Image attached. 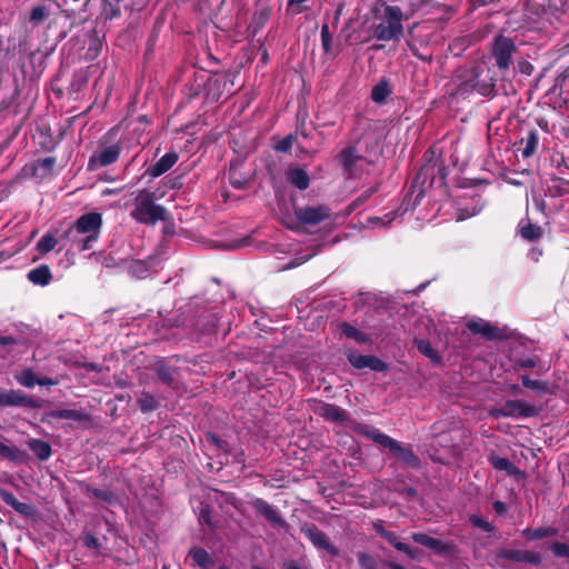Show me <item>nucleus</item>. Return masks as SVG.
<instances>
[{
    "label": "nucleus",
    "mask_w": 569,
    "mask_h": 569,
    "mask_svg": "<svg viewBox=\"0 0 569 569\" xmlns=\"http://www.w3.org/2000/svg\"><path fill=\"white\" fill-rule=\"evenodd\" d=\"M352 430L357 435L363 436L367 439L372 440L375 443L389 449L393 457L401 461L405 467L416 470L420 468L421 460L413 452L410 446H402L399 441L381 432L378 428L371 425L356 423L352 427Z\"/></svg>",
    "instance_id": "obj_1"
},
{
    "label": "nucleus",
    "mask_w": 569,
    "mask_h": 569,
    "mask_svg": "<svg viewBox=\"0 0 569 569\" xmlns=\"http://www.w3.org/2000/svg\"><path fill=\"white\" fill-rule=\"evenodd\" d=\"M102 218L99 213L90 212L81 216L74 227L69 230L72 243L79 250H88L100 234Z\"/></svg>",
    "instance_id": "obj_2"
},
{
    "label": "nucleus",
    "mask_w": 569,
    "mask_h": 569,
    "mask_svg": "<svg viewBox=\"0 0 569 569\" xmlns=\"http://www.w3.org/2000/svg\"><path fill=\"white\" fill-rule=\"evenodd\" d=\"M436 178H438L440 184L446 182L447 168L442 162H428L422 166L417 176L413 178L411 186L405 196V201L411 202V197L417 192L416 198L412 200V207L419 204L426 191V181L430 179L428 184L430 188L433 184Z\"/></svg>",
    "instance_id": "obj_3"
},
{
    "label": "nucleus",
    "mask_w": 569,
    "mask_h": 569,
    "mask_svg": "<svg viewBox=\"0 0 569 569\" xmlns=\"http://www.w3.org/2000/svg\"><path fill=\"white\" fill-rule=\"evenodd\" d=\"M567 12V4L555 0H527L525 16L533 23L560 22Z\"/></svg>",
    "instance_id": "obj_4"
},
{
    "label": "nucleus",
    "mask_w": 569,
    "mask_h": 569,
    "mask_svg": "<svg viewBox=\"0 0 569 569\" xmlns=\"http://www.w3.org/2000/svg\"><path fill=\"white\" fill-rule=\"evenodd\" d=\"M382 21L373 27V37L381 41H399L403 34V12L398 6H386Z\"/></svg>",
    "instance_id": "obj_5"
},
{
    "label": "nucleus",
    "mask_w": 569,
    "mask_h": 569,
    "mask_svg": "<svg viewBox=\"0 0 569 569\" xmlns=\"http://www.w3.org/2000/svg\"><path fill=\"white\" fill-rule=\"evenodd\" d=\"M466 77H469L472 88L482 97L495 94L497 79L495 71L486 62H477L467 68Z\"/></svg>",
    "instance_id": "obj_6"
},
{
    "label": "nucleus",
    "mask_w": 569,
    "mask_h": 569,
    "mask_svg": "<svg viewBox=\"0 0 569 569\" xmlns=\"http://www.w3.org/2000/svg\"><path fill=\"white\" fill-rule=\"evenodd\" d=\"M517 52L518 47L511 38L502 34L495 37L491 43L490 54L495 61V66L502 74L509 71L513 63V56Z\"/></svg>",
    "instance_id": "obj_7"
},
{
    "label": "nucleus",
    "mask_w": 569,
    "mask_h": 569,
    "mask_svg": "<svg viewBox=\"0 0 569 569\" xmlns=\"http://www.w3.org/2000/svg\"><path fill=\"white\" fill-rule=\"evenodd\" d=\"M540 408L522 399L506 400L500 407L489 410V416L493 419L500 418H532L538 417Z\"/></svg>",
    "instance_id": "obj_8"
},
{
    "label": "nucleus",
    "mask_w": 569,
    "mask_h": 569,
    "mask_svg": "<svg viewBox=\"0 0 569 569\" xmlns=\"http://www.w3.org/2000/svg\"><path fill=\"white\" fill-rule=\"evenodd\" d=\"M164 209L150 200L147 191H140L136 199V208L132 216L140 222L154 223L164 219Z\"/></svg>",
    "instance_id": "obj_9"
},
{
    "label": "nucleus",
    "mask_w": 569,
    "mask_h": 569,
    "mask_svg": "<svg viewBox=\"0 0 569 569\" xmlns=\"http://www.w3.org/2000/svg\"><path fill=\"white\" fill-rule=\"evenodd\" d=\"M295 216L303 226H316L327 219H330L331 211L327 206H307L295 208Z\"/></svg>",
    "instance_id": "obj_10"
},
{
    "label": "nucleus",
    "mask_w": 569,
    "mask_h": 569,
    "mask_svg": "<svg viewBox=\"0 0 569 569\" xmlns=\"http://www.w3.org/2000/svg\"><path fill=\"white\" fill-rule=\"evenodd\" d=\"M497 559H507L518 563H527L531 566H539L542 562V556L535 550L522 549H499L496 552Z\"/></svg>",
    "instance_id": "obj_11"
},
{
    "label": "nucleus",
    "mask_w": 569,
    "mask_h": 569,
    "mask_svg": "<svg viewBox=\"0 0 569 569\" xmlns=\"http://www.w3.org/2000/svg\"><path fill=\"white\" fill-rule=\"evenodd\" d=\"M347 359L356 369L369 368L375 372H385L388 370V365L375 355H360L356 351L349 352Z\"/></svg>",
    "instance_id": "obj_12"
},
{
    "label": "nucleus",
    "mask_w": 569,
    "mask_h": 569,
    "mask_svg": "<svg viewBox=\"0 0 569 569\" xmlns=\"http://www.w3.org/2000/svg\"><path fill=\"white\" fill-rule=\"evenodd\" d=\"M311 408L316 415L330 422H345L348 419L347 411L335 403L313 400Z\"/></svg>",
    "instance_id": "obj_13"
},
{
    "label": "nucleus",
    "mask_w": 569,
    "mask_h": 569,
    "mask_svg": "<svg viewBox=\"0 0 569 569\" xmlns=\"http://www.w3.org/2000/svg\"><path fill=\"white\" fill-rule=\"evenodd\" d=\"M305 536L310 542L319 550H326L331 556H338L339 549L335 547L328 539V536L320 530L315 523H311L302 529Z\"/></svg>",
    "instance_id": "obj_14"
},
{
    "label": "nucleus",
    "mask_w": 569,
    "mask_h": 569,
    "mask_svg": "<svg viewBox=\"0 0 569 569\" xmlns=\"http://www.w3.org/2000/svg\"><path fill=\"white\" fill-rule=\"evenodd\" d=\"M466 327L472 335H478L485 338L488 341L501 340L503 339V333L501 329L491 325L489 321L483 319L470 320L466 323Z\"/></svg>",
    "instance_id": "obj_15"
},
{
    "label": "nucleus",
    "mask_w": 569,
    "mask_h": 569,
    "mask_svg": "<svg viewBox=\"0 0 569 569\" xmlns=\"http://www.w3.org/2000/svg\"><path fill=\"white\" fill-rule=\"evenodd\" d=\"M272 13L271 4L267 2H259L256 6L251 21L248 26V32L250 36H257L270 20Z\"/></svg>",
    "instance_id": "obj_16"
},
{
    "label": "nucleus",
    "mask_w": 569,
    "mask_h": 569,
    "mask_svg": "<svg viewBox=\"0 0 569 569\" xmlns=\"http://www.w3.org/2000/svg\"><path fill=\"white\" fill-rule=\"evenodd\" d=\"M251 506L256 512L264 517L269 522L278 526H287L286 520L278 513V511L268 501L262 498L252 500Z\"/></svg>",
    "instance_id": "obj_17"
},
{
    "label": "nucleus",
    "mask_w": 569,
    "mask_h": 569,
    "mask_svg": "<svg viewBox=\"0 0 569 569\" xmlns=\"http://www.w3.org/2000/svg\"><path fill=\"white\" fill-rule=\"evenodd\" d=\"M119 154L120 149L117 146H110L98 150L90 158L89 169L96 170L99 167L111 164L119 158Z\"/></svg>",
    "instance_id": "obj_18"
},
{
    "label": "nucleus",
    "mask_w": 569,
    "mask_h": 569,
    "mask_svg": "<svg viewBox=\"0 0 569 569\" xmlns=\"http://www.w3.org/2000/svg\"><path fill=\"white\" fill-rule=\"evenodd\" d=\"M339 164L348 176H353L356 172L357 162L363 159V156L357 152V148L348 146L343 148L337 156Z\"/></svg>",
    "instance_id": "obj_19"
},
{
    "label": "nucleus",
    "mask_w": 569,
    "mask_h": 569,
    "mask_svg": "<svg viewBox=\"0 0 569 569\" xmlns=\"http://www.w3.org/2000/svg\"><path fill=\"white\" fill-rule=\"evenodd\" d=\"M411 538L415 542L432 550L437 555H446L451 550L450 543L443 542L442 540L433 538L427 533L415 532Z\"/></svg>",
    "instance_id": "obj_20"
},
{
    "label": "nucleus",
    "mask_w": 569,
    "mask_h": 569,
    "mask_svg": "<svg viewBox=\"0 0 569 569\" xmlns=\"http://www.w3.org/2000/svg\"><path fill=\"white\" fill-rule=\"evenodd\" d=\"M242 164L241 160H236L230 163L229 168V181L233 188L239 190L246 189L250 182L249 176L241 172Z\"/></svg>",
    "instance_id": "obj_21"
},
{
    "label": "nucleus",
    "mask_w": 569,
    "mask_h": 569,
    "mask_svg": "<svg viewBox=\"0 0 569 569\" xmlns=\"http://www.w3.org/2000/svg\"><path fill=\"white\" fill-rule=\"evenodd\" d=\"M177 161L178 154L176 152L166 153L153 166H151L147 172L152 178H157L171 169Z\"/></svg>",
    "instance_id": "obj_22"
},
{
    "label": "nucleus",
    "mask_w": 569,
    "mask_h": 569,
    "mask_svg": "<svg viewBox=\"0 0 569 569\" xmlns=\"http://www.w3.org/2000/svg\"><path fill=\"white\" fill-rule=\"evenodd\" d=\"M287 181L296 187L297 189L303 191L307 190L310 186V177L308 172L302 168H291L286 173Z\"/></svg>",
    "instance_id": "obj_23"
},
{
    "label": "nucleus",
    "mask_w": 569,
    "mask_h": 569,
    "mask_svg": "<svg viewBox=\"0 0 569 569\" xmlns=\"http://www.w3.org/2000/svg\"><path fill=\"white\" fill-rule=\"evenodd\" d=\"M488 461L493 469L506 471V473L509 476H518L521 473L520 469L515 466L508 458L500 457L495 452L488 455Z\"/></svg>",
    "instance_id": "obj_24"
},
{
    "label": "nucleus",
    "mask_w": 569,
    "mask_h": 569,
    "mask_svg": "<svg viewBox=\"0 0 569 569\" xmlns=\"http://www.w3.org/2000/svg\"><path fill=\"white\" fill-rule=\"evenodd\" d=\"M538 146H539V133L536 129H530L527 132V136L520 140L519 150L521 151L522 157L527 159V158L532 157L536 153Z\"/></svg>",
    "instance_id": "obj_25"
},
{
    "label": "nucleus",
    "mask_w": 569,
    "mask_h": 569,
    "mask_svg": "<svg viewBox=\"0 0 569 569\" xmlns=\"http://www.w3.org/2000/svg\"><path fill=\"white\" fill-rule=\"evenodd\" d=\"M456 79L458 83L451 91L450 96L453 98H468L475 91V89L471 86V81H469V77H466V69L459 71L456 74Z\"/></svg>",
    "instance_id": "obj_26"
},
{
    "label": "nucleus",
    "mask_w": 569,
    "mask_h": 569,
    "mask_svg": "<svg viewBox=\"0 0 569 569\" xmlns=\"http://www.w3.org/2000/svg\"><path fill=\"white\" fill-rule=\"evenodd\" d=\"M559 530L556 527L546 526L539 528H526L521 531L522 538L527 541L541 540L543 538L556 537Z\"/></svg>",
    "instance_id": "obj_27"
},
{
    "label": "nucleus",
    "mask_w": 569,
    "mask_h": 569,
    "mask_svg": "<svg viewBox=\"0 0 569 569\" xmlns=\"http://www.w3.org/2000/svg\"><path fill=\"white\" fill-rule=\"evenodd\" d=\"M432 429L437 432H439L436 437L437 445L443 447V448H456L457 445L455 443V438L452 436V432L455 433H461L465 435L466 430L463 428H453L449 432L441 431L440 422H435L432 425Z\"/></svg>",
    "instance_id": "obj_28"
},
{
    "label": "nucleus",
    "mask_w": 569,
    "mask_h": 569,
    "mask_svg": "<svg viewBox=\"0 0 569 569\" xmlns=\"http://www.w3.org/2000/svg\"><path fill=\"white\" fill-rule=\"evenodd\" d=\"M519 378L525 388L535 391L538 396L553 395V390L548 381L533 380L528 375H520Z\"/></svg>",
    "instance_id": "obj_29"
},
{
    "label": "nucleus",
    "mask_w": 569,
    "mask_h": 569,
    "mask_svg": "<svg viewBox=\"0 0 569 569\" xmlns=\"http://www.w3.org/2000/svg\"><path fill=\"white\" fill-rule=\"evenodd\" d=\"M381 538H383L388 543L393 546L398 551L406 553L409 558L416 559L418 556V550L410 547L407 543H403L399 540L398 536L393 531H383L381 532Z\"/></svg>",
    "instance_id": "obj_30"
},
{
    "label": "nucleus",
    "mask_w": 569,
    "mask_h": 569,
    "mask_svg": "<svg viewBox=\"0 0 569 569\" xmlns=\"http://www.w3.org/2000/svg\"><path fill=\"white\" fill-rule=\"evenodd\" d=\"M540 357L537 355L530 356V357H519L513 360V370L517 372L519 370H527V369H533L538 367V375H541L546 372L547 369H545L541 365Z\"/></svg>",
    "instance_id": "obj_31"
},
{
    "label": "nucleus",
    "mask_w": 569,
    "mask_h": 569,
    "mask_svg": "<svg viewBox=\"0 0 569 569\" xmlns=\"http://www.w3.org/2000/svg\"><path fill=\"white\" fill-rule=\"evenodd\" d=\"M519 233L522 239L533 242L538 241L542 237L543 229L540 226L532 223L530 220H527V222L520 221Z\"/></svg>",
    "instance_id": "obj_32"
},
{
    "label": "nucleus",
    "mask_w": 569,
    "mask_h": 569,
    "mask_svg": "<svg viewBox=\"0 0 569 569\" xmlns=\"http://www.w3.org/2000/svg\"><path fill=\"white\" fill-rule=\"evenodd\" d=\"M339 329L343 336L355 340L357 343L362 345L371 341L370 336L368 333L358 330L355 326L350 325L349 322H341L339 325Z\"/></svg>",
    "instance_id": "obj_33"
},
{
    "label": "nucleus",
    "mask_w": 569,
    "mask_h": 569,
    "mask_svg": "<svg viewBox=\"0 0 569 569\" xmlns=\"http://www.w3.org/2000/svg\"><path fill=\"white\" fill-rule=\"evenodd\" d=\"M390 83L387 79H381L371 90V99L373 102L382 104L391 94Z\"/></svg>",
    "instance_id": "obj_34"
},
{
    "label": "nucleus",
    "mask_w": 569,
    "mask_h": 569,
    "mask_svg": "<svg viewBox=\"0 0 569 569\" xmlns=\"http://www.w3.org/2000/svg\"><path fill=\"white\" fill-rule=\"evenodd\" d=\"M415 346L421 355L430 359L433 363L441 362L440 355L428 339H415Z\"/></svg>",
    "instance_id": "obj_35"
},
{
    "label": "nucleus",
    "mask_w": 569,
    "mask_h": 569,
    "mask_svg": "<svg viewBox=\"0 0 569 569\" xmlns=\"http://www.w3.org/2000/svg\"><path fill=\"white\" fill-rule=\"evenodd\" d=\"M0 497L7 505L11 506L19 513L24 516H30L32 513V507L28 503L18 501V499L12 493L6 490H1Z\"/></svg>",
    "instance_id": "obj_36"
},
{
    "label": "nucleus",
    "mask_w": 569,
    "mask_h": 569,
    "mask_svg": "<svg viewBox=\"0 0 569 569\" xmlns=\"http://www.w3.org/2000/svg\"><path fill=\"white\" fill-rule=\"evenodd\" d=\"M51 271L48 266H40L28 273V279L38 286H46L51 280Z\"/></svg>",
    "instance_id": "obj_37"
},
{
    "label": "nucleus",
    "mask_w": 569,
    "mask_h": 569,
    "mask_svg": "<svg viewBox=\"0 0 569 569\" xmlns=\"http://www.w3.org/2000/svg\"><path fill=\"white\" fill-rule=\"evenodd\" d=\"M0 458L19 462L24 459V453L16 446H9L0 441Z\"/></svg>",
    "instance_id": "obj_38"
},
{
    "label": "nucleus",
    "mask_w": 569,
    "mask_h": 569,
    "mask_svg": "<svg viewBox=\"0 0 569 569\" xmlns=\"http://www.w3.org/2000/svg\"><path fill=\"white\" fill-rule=\"evenodd\" d=\"M469 522L473 527L479 528L482 531L487 532L489 535V537H493L496 535V531H497L496 527L479 515H470Z\"/></svg>",
    "instance_id": "obj_39"
},
{
    "label": "nucleus",
    "mask_w": 569,
    "mask_h": 569,
    "mask_svg": "<svg viewBox=\"0 0 569 569\" xmlns=\"http://www.w3.org/2000/svg\"><path fill=\"white\" fill-rule=\"evenodd\" d=\"M29 446L32 452L41 460H46L51 456V448L44 441L34 439L29 442Z\"/></svg>",
    "instance_id": "obj_40"
},
{
    "label": "nucleus",
    "mask_w": 569,
    "mask_h": 569,
    "mask_svg": "<svg viewBox=\"0 0 569 569\" xmlns=\"http://www.w3.org/2000/svg\"><path fill=\"white\" fill-rule=\"evenodd\" d=\"M190 557L192 561L199 566L201 569L210 568V557L209 553L202 548H193L190 551Z\"/></svg>",
    "instance_id": "obj_41"
},
{
    "label": "nucleus",
    "mask_w": 569,
    "mask_h": 569,
    "mask_svg": "<svg viewBox=\"0 0 569 569\" xmlns=\"http://www.w3.org/2000/svg\"><path fill=\"white\" fill-rule=\"evenodd\" d=\"M24 397L14 390L1 391L0 390V405L12 406L23 403Z\"/></svg>",
    "instance_id": "obj_42"
},
{
    "label": "nucleus",
    "mask_w": 569,
    "mask_h": 569,
    "mask_svg": "<svg viewBox=\"0 0 569 569\" xmlns=\"http://www.w3.org/2000/svg\"><path fill=\"white\" fill-rule=\"evenodd\" d=\"M357 559L361 569H380L379 562L367 552H359Z\"/></svg>",
    "instance_id": "obj_43"
},
{
    "label": "nucleus",
    "mask_w": 569,
    "mask_h": 569,
    "mask_svg": "<svg viewBox=\"0 0 569 569\" xmlns=\"http://www.w3.org/2000/svg\"><path fill=\"white\" fill-rule=\"evenodd\" d=\"M57 244V239L51 234H44L37 243V250L44 254L51 251Z\"/></svg>",
    "instance_id": "obj_44"
},
{
    "label": "nucleus",
    "mask_w": 569,
    "mask_h": 569,
    "mask_svg": "<svg viewBox=\"0 0 569 569\" xmlns=\"http://www.w3.org/2000/svg\"><path fill=\"white\" fill-rule=\"evenodd\" d=\"M550 551L557 558H569V545L560 541H553L549 545Z\"/></svg>",
    "instance_id": "obj_45"
},
{
    "label": "nucleus",
    "mask_w": 569,
    "mask_h": 569,
    "mask_svg": "<svg viewBox=\"0 0 569 569\" xmlns=\"http://www.w3.org/2000/svg\"><path fill=\"white\" fill-rule=\"evenodd\" d=\"M18 382L24 387L32 388L37 385L38 379L34 377L32 371L24 370L21 373L16 376Z\"/></svg>",
    "instance_id": "obj_46"
},
{
    "label": "nucleus",
    "mask_w": 569,
    "mask_h": 569,
    "mask_svg": "<svg viewBox=\"0 0 569 569\" xmlns=\"http://www.w3.org/2000/svg\"><path fill=\"white\" fill-rule=\"evenodd\" d=\"M320 37H321V44H322V49L326 53L330 52L331 50V41H332V34L329 30V26L328 23H323L322 27H321V32H320Z\"/></svg>",
    "instance_id": "obj_47"
},
{
    "label": "nucleus",
    "mask_w": 569,
    "mask_h": 569,
    "mask_svg": "<svg viewBox=\"0 0 569 569\" xmlns=\"http://www.w3.org/2000/svg\"><path fill=\"white\" fill-rule=\"evenodd\" d=\"M53 416L61 419L82 420L83 415L77 410L62 409L53 412Z\"/></svg>",
    "instance_id": "obj_48"
},
{
    "label": "nucleus",
    "mask_w": 569,
    "mask_h": 569,
    "mask_svg": "<svg viewBox=\"0 0 569 569\" xmlns=\"http://www.w3.org/2000/svg\"><path fill=\"white\" fill-rule=\"evenodd\" d=\"M293 134H288L278 141L274 146V150L278 152H289L292 148Z\"/></svg>",
    "instance_id": "obj_49"
},
{
    "label": "nucleus",
    "mask_w": 569,
    "mask_h": 569,
    "mask_svg": "<svg viewBox=\"0 0 569 569\" xmlns=\"http://www.w3.org/2000/svg\"><path fill=\"white\" fill-rule=\"evenodd\" d=\"M48 16V11L44 7H36L31 10L30 20L34 23L43 21Z\"/></svg>",
    "instance_id": "obj_50"
},
{
    "label": "nucleus",
    "mask_w": 569,
    "mask_h": 569,
    "mask_svg": "<svg viewBox=\"0 0 569 569\" xmlns=\"http://www.w3.org/2000/svg\"><path fill=\"white\" fill-rule=\"evenodd\" d=\"M397 213L395 211H391L383 217H373L370 219V221L375 224H381L383 227L389 226L395 219Z\"/></svg>",
    "instance_id": "obj_51"
},
{
    "label": "nucleus",
    "mask_w": 569,
    "mask_h": 569,
    "mask_svg": "<svg viewBox=\"0 0 569 569\" xmlns=\"http://www.w3.org/2000/svg\"><path fill=\"white\" fill-rule=\"evenodd\" d=\"M199 521L201 523H206L209 527L212 526V519H211V511L209 506L201 507L200 513H199Z\"/></svg>",
    "instance_id": "obj_52"
},
{
    "label": "nucleus",
    "mask_w": 569,
    "mask_h": 569,
    "mask_svg": "<svg viewBox=\"0 0 569 569\" xmlns=\"http://www.w3.org/2000/svg\"><path fill=\"white\" fill-rule=\"evenodd\" d=\"M142 410H150L154 407V400L152 397L144 396L139 400Z\"/></svg>",
    "instance_id": "obj_53"
},
{
    "label": "nucleus",
    "mask_w": 569,
    "mask_h": 569,
    "mask_svg": "<svg viewBox=\"0 0 569 569\" xmlns=\"http://www.w3.org/2000/svg\"><path fill=\"white\" fill-rule=\"evenodd\" d=\"M492 508L493 510L496 511L497 515H505L507 512V506L505 502L500 501V500H496L493 501L492 503Z\"/></svg>",
    "instance_id": "obj_54"
},
{
    "label": "nucleus",
    "mask_w": 569,
    "mask_h": 569,
    "mask_svg": "<svg viewBox=\"0 0 569 569\" xmlns=\"http://www.w3.org/2000/svg\"><path fill=\"white\" fill-rule=\"evenodd\" d=\"M84 545L91 549H97L99 547L98 539L90 535L84 537Z\"/></svg>",
    "instance_id": "obj_55"
},
{
    "label": "nucleus",
    "mask_w": 569,
    "mask_h": 569,
    "mask_svg": "<svg viewBox=\"0 0 569 569\" xmlns=\"http://www.w3.org/2000/svg\"><path fill=\"white\" fill-rule=\"evenodd\" d=\"M377 191L376 188H369L367 190H365L360 196L359 198L357 199L358 202H363L366 201L367 199H369V197H371L375 192Z\"/></svg>",
    "instance_id": "obj_56"
},
{
    "label": "nucleus",
    "mask_w": 569,
    "mask_h": 569,
    "mask_svg": "<svg viewBox=\"0 0 569 569\" xmlns=\"http://www.w3.org/2000/svg\"><path fill=\"white\" fill-rule=\"evenodd\" d=\"M557 167H558V170H559V172L561 174L569 173V166L567 164V162L563 159V157H561V162H558Z\"/></svg>",
    "instance_id": "obj_57"
},
{
    "label": "nucleus",
    "mask_w": 569,
    "mask_h": 569,
    "mask_svg": "<svg viewBox=\"0 0 569 569\" xmlns=\"http://www.w3.org/2000/svg\"><path fill=\"white\" fill-rule=\"evenodd\" d=\"M532 69H533V67L528 61H523L520 63V71L522 73L530 74Z\"/></svg>",
    "instance_id": "obj_58"
},
{
    "label": "nucleus",
    "mask_w": 569,
    "mask_h": 569,
    "mask_svg": "<svg viewBox=\"0 0 569 569\" xmlns=\"http://www.w3.org/2000/svg\"><path fill=\"white\" fill-rule=\"evenodd\" d=\"M439 7H440V8L443 10V12L446 13V18H447V19L451 18V17L453 16V13L456 12V9H455L453 7H451V6H446V4H443V6H439Z\"/></svg>",
    "instance_id": "obj_59"
},
{
    "label": "nucleus",
    "mask_w": 569,
    "mask_h": 569,
    "mask_svg": "<svg viewBox=\"0 0 569 569\" xmlns=\"http://www.w3.org/2000/svg\"><path fill=\"white\" fill-rule=\"evenodd\" d=\"M403 492H405V495H406V496H408L409 498H416V497H418V491H417V489H416V488H413V487H406V488L403 489Z\"/></svg>",
    "instance_id": "obj_60"
},
{
    "label": "nucleus",
    "mask_w": 569,
    "mask_h": 569,
    "mask_svg": "<svg viewBox=\"0 0 569 569\" xmlns=\"http://www.w3.org/2000/svg\"><path fill=\"white\" fill-rule=\"evenodd\" d=\"M53 164H54V160L52 158H47L39 162V166H41L43 168H48V169H51Z\"/></svg>",
    "instance_id": "obj_61"
},
{
    "label": "nucleus",
    "mask_w": 569,
    "mask_h": 569,
    "mask_svg": "<svg viewBox=\"0 0 569 569\" xmlns=\"http://www.w3.org/2000/svg\"><path fill=\"white\" fill-rule=\"evenodd\" d=\"M373 528H375L376 533L380 537H381V532L388 531L387 529H385L382 523H376Z\"/></svg>",
    "instance_id": "obj_62"
},
{
    "label": "nucleus",
    "mask_w": 569,
    "mask_h": 569,
    "mask_svg": "<svg viewBox=\"0 0 569 569\" xmlns=\"http://www.w3.org/2000/svg\"><path fill=\"white\" fill-rule=\"evenodd\" d=\"M37 385L51 386V385H54V381L51 379H38Z\"/></svg>",
    "instance_id": "obj_63"
},
{
    "label": "nucleus",
    "mask_w": 569,
    "mask_h": 569,
    "mask_svg": "<svg viewBox=\"0 0 569 569\" xmlns=\"http://www.w3.org/2000/svg\"><path fill=\"white\" fill-rule=\"evenodd\" d=\"M287 569H301L300 566L296 561H290L287 565Z\"/></svg>",
    "instance_id": "obj_64"
}]
</instances>
